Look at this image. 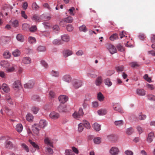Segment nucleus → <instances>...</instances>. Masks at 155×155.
<instances>
[{
	"mask_svg": "<svg viewBox=\"0 0 155 155\" xmlns=\"http://www.w3.org/2000/svg\"><path fill=\"white\" fill-rule=\"evenodd\" d=\"M37 27L36 25H33L29 28V30L30 31L34 32L36 30Z\"/></svg>",
	"mask_w": 155,
	"mask_h": 155,
	"instance_id": "e2e57ef3",
	"label": "nucleus"
},
{
	"mask_svg": "<svg viewBox=\"0 0 155 155\" xmlns=\"http://www.w3.org/2000/svg\"><path fill=\"white\" fill-rule=\"evenodd\" d=\"M106 47L110 53L112 54L116 53L117 51L116 48L112 44H107L106 46Z\"/></svg>",
	"mask_w": 155,
	"mask_h": 155,
	"instance_id": "20e7f679",
	"label": "nucleus"
},
{
	"mask_svg": "<svg viewBox=\"0 0 155 155\" xmlns=\"http://www.w3.org/2000/svg\"><path fill=\"white\" fill-rule=\"evenodd\" d=\"M31 19L34 21L36 22L39 21H40V18L38 16L36 15H34L31 18Z\"/></svg>",
	"mask_w": 155,
	"mask_h": 155,
	"instance_id": "e433bc0d",
	"label": "nucleus"
},
{
	"mask_svg": "<svg viewBox=\"0 0 155 155\" xmlns=\"http://www.w3.org/2000/svg\"><path fill=\"white\" fill-rule=\"evenodd\" d=\"M119 151V150L117 147H112L110 150L109 153L111 155H117Z\"/></svg>",
	"mask_w": 155,
	"mask_h": 155,
	"instance_id": "423d86ee",
	"label": "nucleus"
},
{
	"mask_svg": "<svg viewBox=\"0 0 155 155\" xmlns=\"http://www.w3.org/2000/svg\"><path fill=\"white\" fill-rule=\"evenodd\" d=\"M124 153L126 155H133L134 153L130 150H127L125 151Z\"/></svg>",
	"mask_w": 155,
	"mask_h": 155,
	"instance_id": "774afa93",
	"label": "nucleus"
},
{
	"mask_svg": "<svg viewBox=\"0 0 155 155\" xmlns=\"http://www.w3.org/2000/svg\"><path fill=\"white\" fill-rule=\"evenodd\" d=\"M108 138L111 140H113L114 139L117 138V136L114 134H111L108 136Z\"/></svg>",
	"mask_w": 155,
	"mask_h": 155,
	"instance_id": "338daca9",
	"label": "nucleus"
},
{
	"mask_svg": "<svg viewBox=\"0 0 155 155\" xmlns=\"http://www.w3.org/2000/svg\"><path fill=\"white\" fill-rule=\"evenodd\" d=\"M3 55L5 58L8 59L10 58L11 54L8 51H7L4 53Z\"/></svg>",
	"mask_w": 155,
	"mask_h": 155,
	"instance_id": "c9c22d12",
	"label": "nucleus"
},
{
	"mask_svg": "<svg viewBox=\"0 0 155 155\" xmlns=\"http://www.w3.org/2000/svg\"><path fill=\"white\" fill-rule=\"evenodd\" d=\"M28 141L34 148H35L36 150H38L40 149V148L38 145L35 142H33L31 140H29Z\"/></svg>",
	"mask_w": 155,
	"mask_h": 155,
	"instance_id": "cd10ccee",
	"label": "nucleus"
},
{
	"mask_svg": "<svg viewBox=\"0 0 155 155\" xmlns=\"http://www.w3.org/2000/svg\"><path fill=\"white\" fill-rule=\"evenodd\" d=\"M23 63L25 64H28L31 63V59L28 57H25L22 59Z\"/></svg>",
	"mask_w": 155,
	"mask_h": 155,
	"instance_id": "b1692460",
	"label": "nucleus"
},
{
	"mask_svg": "<svg viewBox=\"0 0 155 155\" xmlns=\"http://www.w3.org/2000/svg\"><path fill=\"white\" fill-rule=\"evenodd\" d=\"M73 20V18L71 16H69L67 18H65L63 21L60 22V24L61 25L62 23H63L64 22H65L68 23H71Z\"/></svg>",
	"mask_w": 155,
	"mask_h": 155,
	"instance_id": "6ab92c4d",
	"label": "nucleus"
},
{
	"mask_svg": "<svg viewBox=\"0 0 155 155\" xmlns=\"http://www.w3.org/2000/svg\"><path fill=\"white\" fill-rule=\"evenodd\" d=\"M37 50L39 52H43L46 50V48L45 46H39L38 47Z\"/></svg>",
	"mask_w": 155,
	"mask_h": 155,
	"instance_id": "a19ab883",
	"label": "nucleus"
},
{
	"mask_svg": "<svg viewBox=\"0 0 155 155\" xmlns=\"http://www.w3.org/2000/svg\"><path fill=\"white\" fill-rule=\"evenodd\" d=\"M38 125L40 128H44L47 126V122L45 120H41Z\"/></svg>",
	"mask_w": 155,
	"mask_h": 155,
	"instance_id": "f8f14e48",
	"label": "nucleus"
},
{
	"mask_svg": "<svg viewBox=\"0 0 155 155\" xmlns=\"http://www.w3.org/2000/svg\"><path fill=\"white\" fill-rule=\"evenodd\" d=\"M98 114L100 115H104L107 113V111L105 109H101L97 111Z\"/></svg>",
	"mask_w": 155,
	"mask_h": 155,
	"instance_id": "7c9ffc66",
	"label": "nucleus"
},
{
	"mask_svg": "<svg viewBox=\"0 0 155 155\" xmlns=\"http://www.w3.org/2000/svg\"><path fill=\"white\" fill-rule=\"evenodd\" d=\"M134 132L133 129L132 128H127L126 131V133L128 135L131 134Z\"/></svg>",
	"mask_w": 155,
	"mask_h": 155,
	"instance_id": "5fc2aeb1",
	"label": "nucleus"
},
{
	"mask_svg": "<svg viewBox=\"0 0 155 155\" xmlns=\"http://www.w3.org/2000/svg\"><path fill=\"white\" fill-rule=\"evenodd\" d=\"M79 28L81 31H83L84 32H86V27L84 25H83L81 26H80Z\"/></svg>",
	"mask_w": 155,
	"mask_h": 155,
	"instance_id": "8fccbe9b",
	"label": "nucleus"
},
{
	"mask_svg": "<svg viewBox=\"0 0 155 155\" xmlns=\"http://www.w3.org/2000/svg\"><path fill=\"white\" fill-rule=\"evenodd\" d=\"M62 80L65 82L69 83L71 80V78L69 75L66 74L63 77Z\"/></svg>",
	"mask_w": 155,
	"mask_h": 155,
	"instance_id": "aec40b11",
	"label": "nucleus"
},
{
	"mask_svg": "<svg viewBox=\"0 0 155 155\" xmlns=\"http://www.w3.org/2000/svg\"><path fill=\"white\" fill-rule=\"evenodd\" d=\"M2 88L5 92L8 93L10 91V89L8 86L5 84L4 83L2 84Z\"/></svg>",
	"mask_w": 155,
	"mask_h": 155,
	"instance_id": "393cba45",
	"label": "nucleus"
},
{
	"mask_svg": "<svg viewBox=\"0 0 155 155\" xmlns=\"http://www.w3.org/2000/svg\"><path fill=\"white\" fill-rule=\"evenodd\" d=\"M73 29V26L70 24L68 25L66 27V29L69 32L71 31Z\"/></svg>",
	"mask_w": 155,
	"mask_h": 155,
	"instance_id": "864d4df0",
	"label": "nucleus"
},
{
	"mask_svg": "<svg viewBox=\"0 0 155 155\" xmlns=\"http://www.w3.org/2000/svg\"><path fill=\"white\" fill-rule=\"evenodd\" d=\"M84 113L83 112L82 108H81L79 109L78 112H75L73 114L72 116L75 119L79 120L81 118V117L83 115Z\"/></svg>",
	"mask_w": 155,
	"mask_h": 155,
	"instance_id": "f257e3e1",
	"label": "nucleus"
},
{
	"mask_svg": "<svg viewBox=\"0 0 155 155\" xmlns=\"http://www.w3.org/2000/svg\"><path fill=\"white\" fill-rule=\"evenodd\" d=\"M29 25L27 24H24L22 25L23 29L24 30H26L28 29H29Z\"/></svg>",
	"mask_w": 155,
	"mask_h": 155,
	"instance_id": "bf43d9fd",
	"label": "nucleus"
},
{
	"mask_svg": "<svg viewBox=\"0 0 155 155\" xmlns=\"http://www.w3.org/2000/svg\"><path fill=\"white\" fill-rule=\"evenodd\" d=\"M65 155H74V153L71 150L67 149L65 150Z\"/></svg>",
	"mask_w": 155,
	"mask_h": 155,
	"instance_id": "ea45409f",
	"label": "nucleus"
},
{
	"mask_svg": "<svg viewBox=\"0 0 155 155\" xmlns=\"http://www.w3.org/2000/svg\"><path fill=\"white\" fill-rule=\"evenodd\" d=\"M5 146L8 149H11L13 148V144L12 142L6 140L5 143Z\"/></svg>",
	"mask_w": 155,
	"mask_h": 155,
	"instance_id": "4468645a",
	"label": "nucleus"
},
{
	"mask_svg": "<svg viewBox=\"0 0 155 155\" xmlns=\"http://www.w3.org/2000/svg\"><path fill=\"white\" fill-rule=\"evenodd\" d=\"M154 137V134L153 132H151L149 133L147 138V141L149 143H151L153 141Z\"/></svg>",
	"mask_w": 155,
	"mask_h": 155,
	"instance_id": "a211bd4d",
	"label": "nucleus"
},
{
	"mask_svg": "<svg viewBox=\"0 0 155 155\" xmlns=\"http://www.w3.org/2000/svg\"><path fill=\"white\" fill-rule=\"evenodd\" d=\"M34 84V81L32 80H30L28 83L25 84L24 86L25 88L30 89L33 87Z\"/></svg>",
	"mask_w": 155,
	"mask_h": 155,
	"instance_id": "9b49d317",
	"label": "nucleus"
},
{
	"mask_svg": "<svg viewBox=\"0 0 155 155\" xmlns=\"http://www.w3.org/2000/svg\"><path fill=\"white\" fill-rule=\"evenodd\" d=\"M15 69V65H14L12 67L8 68L6 69V71L8 72H12L14 71Z\"/></svg>",
	"mask_w": 155,
	"mask_h": 155,
	"instance_id": "680f3d73",
	"label": "nucleus"
},
{
	"mask_svg": "<svg viewBox=\"0 0 155 155\" xmlns=\"http://www.w3.org/2000/svg\"><path fill=\"white\" fill-rule=\"evenodd\" d=\"M62 53L63 56L65 58H66L72 55L73 52L70 50L65 49L63 51Z\"/></svg>",
	"mask_w": 155,
	"mask_h": 155,
	"instance_id": "1a4fd4ad",
	"label": "nucleus"
},
{
	"mask_svg": "<svg viewBox=\"0 0 155 155\" xmlns=\"http://www.w3.org/2000/svg\"><path fill=\"white\" fill-rule=\"evenodd\" d=\"M139 38L141 40H143L146 38V36L144 34L142 33L140 34L139 35Z\"/></svg>",
	"mask_w": 155,
	"mask_h": 155,
	"instance_id": "69168bd1",
	"label": "nucleus"
},
{
	"mask_svg": "<svg viewBox=\"0 0 155 155\" xmlns=\"http://www.w3.org/2000/svg\"><path fill=\"white\" fill-rule=\"evenodd\" d=\"M104 82L106 85L109 86H111L112 84V82L110 81L109 78H107L104 81Z\"/></svg>",
	"mask_w": 155,
	"mask_h": 155,
	"instance_id": "49530a36",
	"label": "nucleus"
},
{
	"mask_svg": "<svg viewBox=\"0 0 155 155\" xmlns=\"http://www.w3.org/2000/svg\"><path fill=\"white\" fill-rule=\"evenodd\" d=\"M148 99L152 101H155V96L151 94H149L147 95Z\"/></svg>",
	"mask_w": 155,
	"mask_h": 155,
	"instance_id": "603ef678",
	"label": "nucleus"
},
{
	"mask_svg": "<svg viewBox=\"0 0 155 155\" xmlns=\"http://www.w3.org/2000/svg\"><path fill=\"white\" fill-rule=\"evenodd\" d=\"M117 38V35L116 34H114L110 37V39L111 41H114Z\"/></svg>",
	"mask_w": 155,
	"mask_h": 155,
	"instance_id": "4d7b16f0",
	"label": "nucleus"
},
{
	"mask_svg": "<svg viewBox=\"0 0 155 155\" xmlns=\"http://www.w3.org/2000/svg\"><path fill=\"white\" fill-rule=\"evenodd\" d=\"M73 87L75 89H78L82 85V82L79 80H74L72 82Z\"/></svg>",
	"mask_w": 155,
	"mask_h": 155,
	"instance_id": "7ed1b4c3",
	"label": "nucleus"
},
{
	"mask_svg": "<svg viewBox=\"0 0 155 155\" xmlns=\"http://www.w3.org/2000/svg\"><path fill=\"white\" fill-rule=\"evenodd\" d=\"M28 41L30 44H33L36 42V40L35 37L30 36L28 38Z\"/></svg>",
	"mask_w": 155,
	"mask_h": 155,
	"instance_id": "f704fd0d",
	"label": "nucleus"
},
{
	"mask_svg": "<svg viewBox=\"0 0 155 155\" xmlns=\"http://www.w3.org/2000/svg\"><path fill=\"white\" fill-rule=\"evenodd\" d=\"M0 65L3 67L6 68H8L9 66V64L8 62L5 60L1 61L0 62Z\"/></svg>",
	"mask_w": 155,
	"mask_h": 155,
	"instance_id": "4be33fe9",
	"label": "nucleus"
},
{
	"mask_svg": "<svg viewBox=\"0 0 155 155\" xmlns=\"http://www.w3.org/2000/svg\"><path fill=\"white\" fill-rule=\"evenodd\" d=\"M137 94L139 96H143L146 94V91L143 89H137L136 90Z\"/></svg>",
	"mask_w": 155,
	"mask_h": 155,
	"instance_id": "2eb2a0df",
	"label": "nucleus"
},
{
	"mask_svg": "<svg viewBox=\"0 0 155 155\" xmlns=\"http://www.w3.org/2000/svg\"><path fill=\"white\" fill-rule=\"evenodd\" d=\"M21 146L22 148L27 152H29L28 147L24 143L21 144Z\"/></svg>",
	"mask_w": 155,
	"mask_h": 155,
	"instance_id": "79ce46f5",
	"label": "nucleus"
},
{
	"mask_svg": "<svg viewBox=\"0 0 155 155\" xmlns=\"http://www.w3.org/2000/svg\"><path fill=\"white\" fill-rule=\"evenodd\" d=\"M26 119L29 122H31L33 121L34 117L31 114L28 113L26 115Z\"/></svg>",
	"mask_w": 155,
	"mask_h": 155,
	"instance_id": "a878e982",
	"label": "nucleus"
},
{
	"mask_svg": "<svg viewBox=\"0 0 155 155\" xmlns=\"http://www.w3.org/2000/svg\"><path fill=\"white\" fill-rule=\"evenodd\" d=\"M62 40L65 42H68L70 41V36L68 34H64L61 36Z\"/></svg>",
	"mask_w": 155,
	"mask_h": 155,
	"instance_id": "412c9836",
	"label": "nucleus"
},
{
	"mask_svg": "<svg viewBox=\"0 0 155 155\" xmlns=\"http://www.w3.org/2000/svg\"><path fill=\"white\" fill-rule=\"evenodd\" d=\"M87 121L86 120H84L81 123H80L78 125V131L81 132L83 130L84 128H87Z\"/></svg>",
	"mask_w": 155,
	"mask_h": 155,
	"instance_id": "f03ea898",
	"label": "nucleus"
},
{
	"mask_svg": "<svg viewBox=\"0 0 155 155\" xmlns=\"http://www.w3.org/2000/svg\"><path fill=\"white\" fill-rule=\"evenodd\" d=\"M16 38L17 40L21 42L24 41V39L23 36L21 34H18L16 36Z\"/></svg>",
	"mask_w": 155,
	"mask_h": 155,
	"instance_id": "473e14b6",
	"label": "nucleus"
},
{
	"mask_svg": "<svg viewBox=\"0 0 155 155\" xmlns=\"http://www.w3.org/2000/svg\"><path fill=\"white\" fill-rule=\"evenodd\" d=\"M68 99V97L64 95H60L58 97L59 101L62 104H64L66 102Z\"/></svg>",
	"mask_w": 155,
	"mask_h": 155,
	"instance_id": "9d476101",
	"label": "nucleus"
},
{
	"mask_svg": "<svg viewBox=\"0 0 155 155\" xmlns=\"http://www.w3.org/2000/svg\"><path fill=\"white\" fill-rule=\"evenodd\" d=\"M114 109V110L117 111L118 112L123 113H124L123 110H122L121 107L119 105H117L116 106L113 107Z\"/></svg>",
	"mask_w": 155,
	"mask_h": 155,
	"instance_id": "c756f323",
	"label": "nucleus"
},
{
	"mask_svg": "<svg viewBox=\"0 0 155 155\" xmlns=\"http://www.w3.org/2000/svg\"><path fill=\"white\" fill-rule=\"evenodd\" d=\"M114 124L116 126H120L123 124V122L122 120H119L115 121Z\"/></svg>",
	"mask_w": 155,
	"mask_h": 155,
	"instance_id": "c03bdc74",
	"label": "nucleus"
},
{
	"mask_svg": "<svg viewBox=\"0 0 155 155\" xmlns=\"http://www.w3.org/2000/svg\"><path fill=\"white\" fill-rule=\"evenodd\" d=\"M93 127L96 131H99L101 129V126L97 123H95L93 124Z\"/></svg>",
	"mask_w": 155,
	"mask_h": 155,
	"instance_id": "c85d7f7f",
	"label": "nucleus"
},
{
	"mask_svg": "<svg viewBox=\"0 0 155 155\" xmlns=\"http://www.w3.org/2000/svg\"><path fill=\"white\" fill-rule=\"evenodd\" d=\"M49 34L50 33L48 31H43L41 32L40 35L41 37H47L49 36Z\"/></svg>",
	"mask_w": 155,
	"mask_h": 155,
	"instance_id": "4c0bfd02",
	"label": "nucleus"
},
{
	"mask_svg": "<svg viewBox=\"0 0 155 155\" xmlns=\"http://www.w3.org/2000/svg\"><path fill=\"white\" fill-rule=\"evenodd\" d=\"M124 66L123 65L120 66L116 67V69L117 72H121L123 71Z\"/></svg>",
	"mask_w": 155,
	"mask_h": 155,
	"instance_id": "09e8293b",
	"label": "nucleus"
},
{
	"mask_svg": "<svg viewBox=\"0 0 155 155\" xmlns=\"http://www.w3.org/2000/svg\"><path fill=\"white\" fill-rule=\"evenodd\" d=\"M51 74L53 76L58 77L59 76V73L57 71L52 70L51 72Z\"/></svg>",
	"mask_w": 155,
	"mask_h": 155,
	"instance_id": "3c124183",
	"label": "nucleus"
},
{
	"mask_svg": "<svg viewBox=\"0 0 155 155\" xmlns=\"http://www.w3.org/2000/svg\"><path fill=\"white\" fill-rule=\"evenodd\" d=\"M18 21L17 20H15L12 22V25L13 27L15 28H16L18 27Z\"/></svg>",
	"mask_w": 155,
	"mask_h": 155,
	"instance_id": "6e6d98bb",
	"label": "nucleus"
},
{
	"mask_svg": "<svg viewBox=\"0 0 155 155\" xmlns=\"http://www.w3.org/2000/svg\"><path fill=\"white\" fill-rule=\"evenodd\" d=\"M45 28H48L50 26V23L48 22H44L42 23Z\"/></svg>",
	"mask_w": 155,
	"mask_h": 155,
	"instance_id": "0e129e2a",
	"label": "nucleus"
},
{
	"mask_svg": "<svg viewBox=\"0 0 155 155\" xmlns=\"http://www.w3.org/2000/svg\"><path fill=\"white\" fill-rule=\"evenodd\" d=\"M97 97L98 100L100 101H103L104 98L103 94L101 92L97 94Z\"/></svg>",
	"mask_w": 155,
	"mask_h": 155,
	"instance_id": "72a5a7b5",
	"label": "nucleus"
},
{
	"mask_svg": "<svg viewBox=\"0 0 155 155\" xmlns=\"http://www.w3.org/2000/svg\"><path fill=\"white\" fill-rule=\"evenodd\" d=\"M44 143L47 146H49L52 148L54 147V146L52 142L48 137H45L44 140Z\"/></svg>",
	"mask_w": 155,
	"mask_h": 155,
	"instance_id": "6e6552de",
	"label": "nucleus"
},
{
	"mask_svg": "<svg viewBox=\"0 0 155 155\" xmlns=\"http://www.w3.org/2000/svg\"><path fill=\"white\" fill-rule=\"evenodd\" d=\"M130 65L131 67L133 68L137 67L140 66L139 64L137 62H135L131 63L130 64Z\"/></svg>",
	"mask_w": 155,
	"mask_h": 155,
	"instance_id": "13d9d810",
	"label": "nucleus"
},
{
	"mask_svg": "<svg viewBox=\"0 0 155 155\" xmlns=\"http://www.w3.org/2000/svg\"><path fill=\"white\" fill-rule=\"evenodd\" d=\"M7 38L4 36H2L0 38V44L2 46H4L7 43Z\"/></svg>",
	"mask_w": 155,
	"mask_h": 155,
	"instance_id": "ddd939ff",
	"label": "nucleus"
},
{
	"mask_svg": "<svg viewBox=\"0 0 155 155\" xmlns=\"http://www.w3.org/2000/svg\"><path fill=\"white\" fill-rule=\"evenodd\" d=\"M21 86V82L19 80L15 81L12 84V87L15 90H18Z\"/></svg>",
	"mask_w": 155,
	"mask_h": 155,
	"instance_id": "0eeeda50",
	"label": "nucleus"
},
{
	"mask_svg": "<svg viewBox=\"0 0 155 155\" xmlns=\"http://www.w3.org/2000/svg\"><path fill=\"white\" fill-rule=\"evenodd\" d=\"M146 118V116L145 115L142 114L141 113L139 114L138 116V119L140 120H145Z\"/></svg>",
	"mask_w": 155,
	"mask_h": 155,
	"instance_id": "a18cd8bd",
	"label": "nucleus"
},
{
	"mask_svg": "<svg viewBox=\"0 0 155 155\" xmlns=\"http://www.w3.org/2000/svg\"><path fill=\"white\" fill-rule=\"evenodd\" d=\"M38 124H35L32 126V130L33 133L36 135H38L40 129Z\"/></svg>",
	"mask_w": 155,
	"mask_h": 155,
	"instance_id": "39448f33",
	"label": "nucleus"
},
{
	"mask_svg": "<svg viewBox=\"0 0 155 155\" xmlns=\"http://www.w3.org/2000/svg\"><path fill=\"white\" fill-rule=\"evenodd\" d=\"M50 146H47L45 148V152L49 155H52L54 153V151L53 149Z\"/></svg>",
	"mask_w": 155,
	"mask_h": 155,
	"instance_id": "dca6fc26",
	"label": "nucleus"
},
{
	"mask_svg": "<svg viewBox=\"0 0 155 155\" xmlns=\"http://www.w3.org/2000/svg\"><path fill=\"white\" fill-rule=\"evenodd\" d=\"M23 128V126L21 124H18L15 127V129L19 133L22 131Z\"/></svg>",
	"mask_w": 155,
	"mask_h": 155,
	"instance_id": "bb28decb",
	"label": "nucleus"
},
{
	"mask_svg": "<svg viewBox=\"0 0 155 155\" xmlns=\"http://www.w3.org/2000/svg\"><path fill=\"white\" fill-rule=\"evenodd\" d=\"M117 47L118 50L120 51H123L124 50V47L121 46L120 44H118L117 46Z\"/></svg>",
	"mask_w": 155,
	"mask_h": 155,
	"instance_id": "052dcab7",
	"label": "nucleus"
},
{
	"mask_svg": "<svg viewBox=\"0 0 155 155\" xmlns=\"http://www.w3.org/2000/svg\"><path fill=\"white\" fill-rule=\"evenodd\" d=\"M50 117L53 119H58L59 117V114L58 113L53 111L51 113L49 114Z\"/></svg>",
	"mask_w": 155,
	"mask_h": 155,
	"instance_id": "f3484780",
	"label": "nucleus"
},
{
	"mask_svg": "<svg viewBox=\"0 0 155 155\" xmlns=\"http://www.w3.org/2000/svg\"><path fill=\"white\" fill-rule=\"evenodd\" d=\"M102 82V80L101 76L97 78L95 81V84L97 86H99L101 84Z\"/></svg>",
	"mask_w": 155,
	"mask_h": 155,
	"instance_id": "2f4dec72",
	"label": "nucleus"
},
{
	"mask_svg": "<svg viewBox=\"0 0 155 155\" xmlns=\"http://www.w3.org/2000/svg\"><path fill=\"white\" fill-rule=\"evenodd\" d=\"M31 110L34 114H36L38 112L39 109L38 107H33L31 109Z\"/></svg>",
	"mask_w": 155,
	"mask_h": 155,
	"instance_id": "de8ad7c7",
	"label": "nucleus"
},
{
	"mask_svg": "<svg viewBox=\"0 0 155 155\" xmlns=\"http://www.w3.org/2000/svg\"><path fill=\"white\" fill-rule=\"evenodd\" d=\"M94 143L96 144H99L101 142V138L100 137H97L93 140Z\"/></svg>",
	"mask_w": 155,
	"mask_h": 155,
	"instance_id": "37998d69",
	"label": "nucleus"
},
{
	"mask_svg": "<svg viewBox=\"0 0 155 155\" xmlns=\"http://www.w3.org/2000/svg\"><path fill=\"white\" fill-rule=\"evenodd\" d=\"M58 109V111L60 112H65L66 111V107L64 105H60Z\"/></svg>",
	"mask_w": 155,
	"mask_h": 155,
	"instance_id": "5701e85b",
	"label": "nucleus"
},
{
	"mask_svg": "<svg viewBox=\"0 0 155 155\" xmlns=\"http://www.w3.org/2000/svg\"><path fill=\"white\" fill-rule=\"evenodd\" d=\"M12 54L15 57H18L20 54V52L19 50L18 49L15 50L12 52Z\"/></svg>",
	"mask_w": 155,
	"mask_h": 155,
	"instance_id": "58836bf2",
	"label": "nucleus"
}]
</instances>
